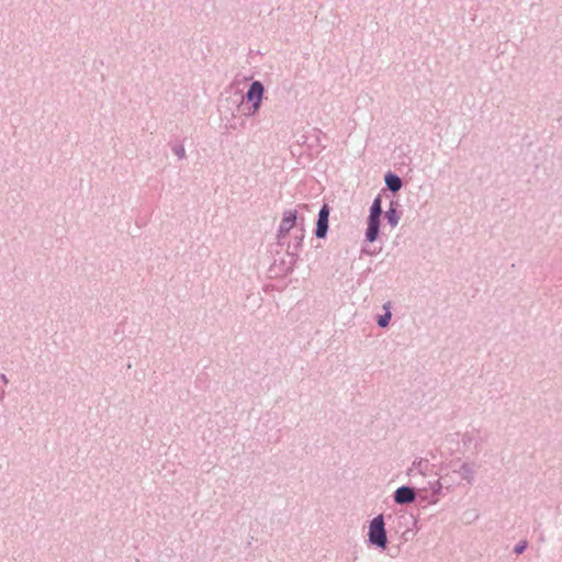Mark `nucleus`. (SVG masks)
<instances>
[{
  "mask_svg": "<svg viewBox=\"0 0 562 562\" xmlns=\"http://www.w3.org/2000/svg\"><path fill=\"white\" fill-rule=\"evenodd\" d=\"M385 188L373 199L367 217V228L364 232V240L373 244L378 240L381 233V217L383 214L382 195L385 191L396 194L404 186L402 178L394 171H386L384 175Z\"/></svg>",
  "mask_w": 562,
  "mask_h": 562,
  "instance_id": "f257e3e1",
  "label": "nucleus"
},
{
  "mask_svg": "<svg viewBox=\"0 0 562 562\" xmlns=\"http://www.w3.org/2000/svg\"><path fill=\"white\" fill-rule=\"evenodd\" d=\"M442 484L440 480L428 482V486L420 488L419 503L436 504L439 501Z\"/></svg>",
  "mask_w": 562,
  "mask_h": 562,
  "instance_id": "6e6552de",
  "label": "nucleus"
},
{
  "mask_svg": "<svg viewBox=\"0 0 562 562\" xmlns=\"http://www.w3.org/2000/svg\"><path fill=\"white\" fill-rule=\"evenodd\" d=\"M415 474H417V473H416V469H414V468H413V465H412V467H409V468L407 469V471H406V475H408V476H413V475H415Z\"/></svg>",
  "mask_w": 562,
  "mask_h": 562,
  "instance_id": "a211bd4d",
  "label": "nucleus"
},
{
  "mask_svg": "<svg viewBox=\"0 0 562 562\" xmlns=\"http://www.w3.org/2000/svg\"><path fill=\"white\" fill-rule=\"evenodd\" d=\"M382 250V248L380 247L379 249L376 248H363L361 250L362 254H366V255H369V256H374V255H378L380 251Z\"/></svg>",
  "mask_w": 562,
  "mask_h": 562,
  "instance_id": "f3484780",
  "label": "nucleus"
},
{
  "mask_svg": "<svg viewBox=\"0 0 562 562\" xmlns=\"http://www.w3.org/2000/svg\"><path fill=\"white\" fill-rule=\"evenodd\" d=\"M0 380L3 382V384H8L9 380L5 374H0Z\"/></svg>",
  "mask_w": 562,
  "mask_h": 562,
  "instance_id": "6ab92c4d",
  "label": "nucleus"
},
{
  "mask_svg": "<svg viewBox=\"0 0 562 562\" xmlns=\"http://www.w3.org/2000/svg\"><path fill=\"white\" fill-rule=\"evenodd\" d=\"M413 468L416 469L417 474L426 476L431 472L434 464H431L428 459L419 457L415 458L413 461Z\"/></svg>",
  "mask_w": 562,
  "mask_h": 562,
  "instance_id": "9b49d317",
  "label": "nucleus"
},
{
  "mask_svg": "<svg viewBox=\"0 0 562 562\" xmlns=\"http://www.w3.org/2000/svg\"><path fill=\"white\" fill-rule=\"evenodd\" d=\"M172 153L178 157V159H183L186 157V149L183 144L181 143H172L170 144Z\"/></svg>",
  "mask_w": 562,
  "mask_h": 562,
  "instance_id": "4468645a",
  "label": "nucleus"
},
{
  "mask_svg": "<svg viewBox=\"0 0 562 562\" xmlns=\"http://www.w3.org/2000/svg\"><path fill=\"white\" fill-rule=\"evenodd\" d=\"M528 547V542L526 540H520L518 543H516V546L514 547V550L513 552L516 554V555H519L521 553H524L526 551Z\"/></svg>",
  "mask_w": 562,
  "mask_h": 562,
  "instance_id": "dca6fc26",
  "label": "nucleus"
},
{
  "mask_svg": "<svg viewBox=\"0 0 562 562\" xmlns=\"http://www.w3.org/2000/svg\"><path fill=\"white\" fill-rule=\"evenodd\" d=\"M474 432L479 434L480 431L476 429L473 431H465L462 435L461 442L463 447H469L471 443H474V447L476 449L483 442V439L481 437H476Z\"/></svg>",
  "mask_w": 562,
  "mask_h": 562,
  "instance_id": "ddd939ff",
  "label": "nucleus"
},
{
  "mask_svg": "<svg viewBox=\"0 0 562 562\" xmlns=\"http://www.w3.org/2000/svg\"><path fill=\"white\" fill-rule=\"evenodd\" d=\"M402 214H403V212L400 210L398 201L391 200L389 209L385 212L383 211L382 215H384V218H385L387 225H390V227L394 228L398 225Z\"/></svg>",
  "mask_w": 562,
  "mask_h": 562,
  "instance_id": "1a4fd4ad",
  "label": "nucleus"
},
{
  "mask_svg": "<svg viewBox=\"0 0 562 562\" xmlns=\"http://www.w3.org/2000/svg\"><path fill=\"white\" fill-rule=\"evenodd\" d=\"M420 490L417 491L416 487L411 485H402L397 487L393 493V502L396 505H409L419 502Z\"/></svg>",
  "mask_w": 562,
  "mask_h": 562,
  "instance_id": "423d86ee",
  "label": "nucleus"
},
{
  "mask_svg": "<svg viewBox=\"0 0 562 562\" xmlns=\"http://www.w3.org/2000/svg\"><path fill=\"white\" fill-rule=\"evenodd\" d=\"M383 310H384V313L383 314H379L376 316V325L380 328H386L390 325L391 317H392L391 302H386L385 304H383Z\"/></svg>",
  "mask_w": 562,
  "mask_h": 562,
  "instance_id": "f8f14e48",
  "label": "nucleus"
},
{
  "mask_svg": "<svg viewBox=\"0 0 562 562\" xmlns=\"http://www.w3.org/2000/svg\"><path fill=\"white\" fill-rule=\"evenodd\" d=\"M303 239H304V229L303 228L294 232L293 241H288L285 239L284 246H286V255H288V257H290L289 262H285L284 260L281 261V265L284 267L283 271L285 273L292 272L294 266L296 265V261L299 259V252L303 245Z\"/></svg>",
  "mask_w": 562,
  "mask_h": 562,
  "instance_id": "20e7f679",
  "label": "nucleus"
},
{
  "mask_svg": "<svg viewBox=\"0 0 562 562\" xmlns=\"http://www.w3.org/2000/svg\"><path fill=\"white\" fill-rule=\"evenodd\" d=\"M453 472L459 473L460 477L464 480L469 485H473L474 483V464L470 462H462L459 470H453Z\"/></svg>",
  "mask_w": 562,
  "mask_h": 562,
  "instance_id": "9d476101",
  "label": "nucleus"
},
{
  "mask_svg": "<svg viewBox=\"0 0 562 562\" xmlns=\"http://www.w3.org/2000/svg\"><path fill=\"white\" fill-rule=\"evenodd\" d=\"M245 124L244 121H237L235 115L233 114L232 115V119L227 120V122L225 123V130L226 131H229V130H238L239 127H243Z\"/></svg>",
  "mask_w": 562,
  "mask_h": 562,
  "instance_id": "2eb2a0df",
  "label": "nucleus"
},
{
  "mask_svg": "<svg viewBox=\"0 0 562 562\" xmlns=\"http://www.w3.org/2000/svg\"><path fill=\"white\" fill-rule=\"evenodd\" d=\"M4 394H5L4 390H3V389H0V401H2V400H3Z\"/></svg>",
  "mask_w": 562,
  "mask_h": 562,
  "instance_id": "aec40b11",
  "label": "nucleus"
},
{
  "mask_svg": "<svg viewBox=\"0 0 562 562\" xmlns=\"http://www.w3.org/2000/svg\"><path fill=\"white\" fill-rule=\"evenodd\" d=\"M329 214L330 207L324 203L317 214L316 224L314 228V236L318 239L326 238L329 229Z\"/></svg>",
  "mask_w": 562,
  "mask_h": 562,
  "instance_id": "0eeeda50",
  "label": "nucleus"
},
{
  "mask_svg": "<svg viewBox=\"0 0 562 562\" xmlns=\"http://www.w3.org/2000/svg\"><path fill=\"white\" fill-rule=\"evenodd\" d=\"M297 223V211L296 210H285L282 215L281 223L278 228L277 239L278 245L283 247L285 245V239L290 234V231L295 227Z\"/></svg>",
  "mask_w": 562,
  "mask_h": 562,
  "instance_id": "39448f33",
  "label": "nucleus"
},
{
  "mask_svg": "<svg viewBox=\"0 0 562 562\" xmlns=\"http://www.w3.org/2000/svg\"><path fill=\"white\" fill-rule=\"evenodd\" d=\"M265 92L266 88L260 80L251 81L246 93L241 95V100L237 105L238 112L246 117L256 115L262 105Z\"/></svg>",
  "mask_w": 562,
  "mask_h": 562,
  "instance_id": "f03ea898",
  "label": "nucleus"
},
{
  "mask_svg": "<svg viewBox=\"0 0 562 562\" xmlns=\"http://www.w3.org/2000/svg\"><path fill=\"white\" fill-rule=\"evenodd\" d=\"M367 537L368 546L374 547L381 551L387 548L389 540L383 514H379L370 520Z\"/></svg>",
  "mask_w": 562,
  "mask_h": 562,
  "instance_id": "7ed1b4c3",
  "label": "nucleus"
}]
</instances>
